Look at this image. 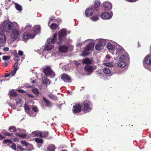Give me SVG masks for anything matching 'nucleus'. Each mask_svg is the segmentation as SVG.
I'll use <instances>...</instances> for the list:
<instances>
[{
  "label": "nucleus",
  "instance_id": "4be33fe9",
  "mask_svg": "<svg viewBox=\"0 0 151 151\" xmlns=\"http://www.w3.org/2000/svg\"><path fill=\"white\" fill-rule=\"evenodd\" d=\"M32 134L34 136L40 137L41 138L42 137V134L41 132L38 131L33 132L32 133Z\"/></svg>",
  "mask_w": 151,
  "mask_h": 151
},
{
  "label": "nucleus",
  "instance_id": "a878e982",
  "mask_svg": "<svg viewBox=\"0 0 151 151\" xmlns=\"http://www.w3.org/2000/svg\"><path fill=\"white\" fill-rule=\"evenodd\" d=\"M6 40L5 35L3 33H1V35H0V42H5Z\"/></svg>",
  "mask_w": 151,
  "mask_h": 151
},
{
  "label": "nucleus",
  "instance_id": "6ab92c4d",
  "mask_svg": "<svg viewBox=\"0 0 151 151\" xmlns=\"http://www.w3.org/2000/svg\"><path fill=\"white\" fill-rule=\"evenodd\" d=\"M93 12V10L92 8H88L85 11V14L86 16L87 17H89L92 15Z\"/></svg>",
  "mask_w": 151,
  "mask_h": 151
},
{
  "label": "nucleus",
  "instance_id": "39448f33",
  "mask_svg": "<svg viewBox=\"0 0 151 151\" xmlns=\"http://www.w3.org/2000/svg\"><path fill=\"white\" fill-rule=\"evenodd\" d=\"M43 72L46 76L52 77L55 75L54 72L51 69L49 66H47L43 68Z\"/></svg>",
  "mask_w": 151,
  "mask_h": 151
},
{
  "label": "nucleus",
  "instance_id": "79ce46f5",
  "mask_svg": "<svg viewBox=\"0 0 151 151\" xmlns=\"http://www.w3.org/2000/svg\"><path fill=\"white\" fill-rule=\"evenodd\" d=\"M32 109L35 112H37L38 111V109L36 106H33L32 107Z\"/></svg>",
  "mask_w": 151,
  "mask_h": 151
},
{
  "label": "nucleus",
  "instance_id": "5701e85b",
  "mask_svg": "<svg viewBox=\"0 0 151 151\" xmlns=\"http://www.w3.org/2000/svg\"><path fill=\"white\" fill-rule=\"evenodd\" d=\"M24 108L26 112H27L30 116H33V115L31 113L30 109L27 105H25L24 106Z\"/></svg>",
  "mask_w": 151,
  "mask_h": 151
},
{
  "label": "nucleus",
  "instance_id": "473e14b6",
  "mask_svg": "<svg viewBox=\"0 0 151 151\" xmlns=\"http://www.w3.org/2000/svg\"><path fill=\"white\" fill-rule=\"evenodd\" d=\"M83 63L86 64H89L91 63V61L89 59L86 58L83 60Z\"/></svg>",
  "mask_w": 151,
  "mask_h": 151
},
{
  "label": "nucleus",
  "instance_id": "ddd939ff",
  "mask_svg": "<svg viewBox=\"0 0 151 151\" xmlns=\"http://www.w3.org/2000/svg\"><path fill=\"white\" fill-rule=\"evenodd\" d=\"M18 130H19V132H16V135L17 134V135L22 138H25L27 137V134L24 133L25 131L24 129L19 130V129H17Z\"/></svg>",
  "mask_w": 151,
  "mask_h": 151
},
{
  "label": "nucleus",
  "instance_id": "dca6fc26",
  "mask_svg": "<svg viewBox=\"0 0 151 151\" xmlns=\"http://www.w3.org/2000/svg\"><path fill=\"white\" fill-rule=\"evenodd\" d=\"M81 109V106L79 104H76L73 106V113H77L80 112Z\"/></svg>",
  "mask_w": 151,
  "mask_h": 151
},
{
  "label": "nucleus",
  "instance_id": "a211bd4d",
  "mask_svg": "<svg viewBox=\"0 0 151 151\" xmlns=\"http://www.w3.org/2000/svg\"><path fill=\"white\" fill-rule=\"evenodd\" d=\"M32 30L35 35L40 32V27L39 25H35L33 27Z\"/></svg>",
  "mask_w": 151,
  "mask_h": 151
},
{
  "label": "nucleus",
  "instance_id": "338daca9",
  "mask_svg": "<svg viewBox=\"0 0 151 151\" xmlns=\"http://www.w3.org/2000/svg\"><path fill=\"white\" fill-rule=\"evenodd\" d=\"M25 86L27 88H29L30 87L28 84H27V85Z\"/></svg>",
  "mask_w": 151,
  "mask_h": 151
},
{
  "label": "nucleus",
  "instance_id": "5fc2aeb1",
  "mask_svg": "<svg viewBox=\"0 0 151 151\" xmlns=\"http://www.w3.org/2000/svg\"><path fill=\"white\" fill-rule=\"evenodd\" d=\"M9 48L8 47H5L3 49V50L4 51H7L9 50Z\"/></svg>",
  "mask_w": 151,
  "mask_h": 151
},
{
  "label": "nucleus",
  "instance_id": "aec40b11",
  "mask_svg": "<svg viewBox=\"0 0 151 151\" xmlns=\"http://www.w3.org/2000/svg\"><path fill=\"white\" fill-rule=\"evenodd\" d=\"M57 37L56 34H55L53 35V40L52 39H48L46 45H51L52 42H55Z\"/></svg>",
  "mask_w": 151,
  "mask_h": 151
},
{
  "label": "nucleus",
  "instance_id": "864d4df0",
  "mask_svg": "<svg viewBox=\"0 0 151 151\" xmlns=\"http://www.w3.org/2000/svg\"><path fill=\"white\" fill-rule=\"evenodd\" d=\"M10 95L13 96H17V94L16 92H14L13 93H12V92L11 93H10Z\"/></svg>",
  "mask_w": 151,
  "mask_h": 151
},
{
  "label": "nucleus",
  "instance_id": "f3484780",
  "mask_svg": "<svg viewBox=\"0 0 151 151\" xmlns=\"http://www.w3.org/2000/svg\"><path fill=\"white\" fill-rule=\"evenodd\" d=\"M125 51L123 48L120 46H118L117 47V49L116 50V55H121L124 53Z\"/></svg>",
  "mask_w": 151,
  "mask_h": 151
},
{
  "label": "nucleus",
  "instance_id": "69168bd1",
  "mask_svg": "<svg viewBox=\"0 0 151 151\" xmlns=\"http://www.w3.org/2000/svg\"><path fill=\"white\" fill-rule=\"evenodd\" d=\"M147 69L149 70L151 72V66H150L149 67V68L148 69Z\"/></svg>",
  "mask_w": 151,
  "mask_h": 151
},
{
  "label": "nucleus",
  "instance_id": "6e6552de",
  "mask_svg": "<svg viewBox=\"0 0 151 151\" xmlns=\"http://www.w3.org/2000/svg\"><path fill=\"white\" fill-rule=\"evenodd\" d=\"M35 36V34H31L28 32L24 33L22 35V37L24 40H27L29 39H32Z\"/></svg>",
  "mask_w": 151,
  "mask_h": 151
},
{
  "label": "nucleus",
  "instance_id": "c03bdc74",
  "mask_svg": "<svg viewBox=\"0 0 151 151\" xmlns=\"http://www.w3.org/2000/svg\"><path fill=\"white\" fill-rule=\"evenodd\" d=\"M98 19V17L97 16H96L93 17L91 18V19L93 21H96Z\"/></svg>",
  "mask_w": 151,
  "mask_h": 151
},
{
  "label": "nucleus",
  "instance_id": "603ef678",
  "mask_svg": "<svg viewBox=\"0 0 151 151\" xmlns=\"http://www.w3.org/2000/svg\"><path fill=\"white\" fill-rule=\"evenodd\" d=\"M17 147L18 148L20 151H23L24 150V149L21 146L17 145Z\"/></svg>",
  "mask_w": 151,
  "mask_h": 151
},
{
  "label": "nucleus",
  "instance_id": "a18cd8bd",
  "mask_svg": "<svg viewBox=\"0 0 151 151\" xmlns=\"http://www.w3.org/2000/svg\"><path fill=\"white\" fill-rule=\"evenodd\" d=\"M21 143L23 146H27L28 145V143L25 141H22Z\"/></svg>",
  "mask_w": 151,
  "mask_h": 151
},
{
  "label": "nucleus",
  "instance_id": "c756f323",
  "mask_svg": "<svg viewBox=\"0 0 151 151\" xmlns=\"http://www.w3.org/2000/svg\"><path fill=\"white\" fill-rule=\"evenodd\" d=\"M107 47L108 50H113L114 49L115 46L110 43H109L107 45Z\"/></svg>",
  "mask_w": 151,
  "mask_h": 151
},
{
  "label": "nucleus",
  "instance_id": "c85d7f7f",
  "mask_svg": "<svg viewBox=\"0 0 151 151\" xmlns=\"http://www.w3.org/2000/svg\"><path fill=\"white\" fill-rule=\"evenodd\" d=\"M53 45L52 44L51 45H46L45 50V51H49L51 50L53 47Z\"/></svg>",
  "mask_w": 151,
  "mask_h": 151
},
{
  "label": "nucleus",
  "instance_id": "6e6d98bb",
  "mask_svg": "<svg viewBox=\"0 0 151 151\" xmlns=\"http://www.w3.org/2000/svg\"><path fill=\"white\" fill-rule=\"evenodd\" d=\"M23 52L21 50H19L18 52V54L20 56H22L23 55Z\"/></svg>",
  "mask_w": 151,
  "mask_h": 151
},
{
  "label": "nucleus",
  "instance_id": "13d9d810",
  "mask_svg": "<svg viewBox=\"0 0 151 151\" xmlns=\"http://www.w3.org/2000/svg\"><path fill=\"white\" fill-rule=\"evenodd\" d=\"M18 91L19 92L21 93H24L25 92V91L23 90H21V89H18Z\"/></svg>",
  "mask_w": 151,
  "mask_h": 151
},
{
  "label": "nucleus",
  "instance_id": "4d7b16f0",
  "mask_svg": "<svg viewBox=\"0 0 151 151\" xmlns=\"http://www.w3.org/2000/svg\"><path fill=\"white\" fill-rule=\"evenodd\" d=\"M7 142L9 143V139H7L3 141V143H6Z\"/></svg>",
  "mask_w": 151,
  "mask_h": 151
},
{
  "label": "nucleus",
  "instance_id": "ea45409f",
  "mask_svg": "<svg viewBox=\"0 0 151 151\" xmlns=\"http://www.w3.org/2000/svg\"><path fill=\"white\" fill-rule=\"evenodd\" d=\"M57 26L56 24L52 23L50 26V27L51 29H54L57 28Z\"/></svg>",
  "mask_w": 151,
  "mask_h": 151
},
{
  "label": "nucleus",
  "instance_id": "bf43d9fd",
  "mask_svg": "<svg viewBox=\"0 0 151 151\" xmlns=\"http://www.w3.org/2000/svg\"><path fill=\"white\" fill-rule=\"evenodd\" d=\"M5 137L4 136H2L1 134H0V140H2Z\"/></svg>",
  "mask_w": 151,
  "mask_h": 151
},
{
  "label": "nucleus",
  "instance_id": "393cba45",
  "mask_svg": "<svg viewBox=\"0 0 151 151\" xmlns=\"http://www.w3.org/2000/svg\"><path fill=\"white\" fill-rule=\"evenodd\" d=\"M61 78L65 81H68L70 80V78L66 74L63 75L62 76Z\"/></svg>",
  "mask_w": 151,
  "mask_h": 151
},
{
  "label": "nucleus",
  "instance_id": "412c9836",
  "mask_svg": "<svg viewBox=\"0 0 151 151\" xmlns=\"http://www.w3.org/2000/svg\"><path fill=\"white\" fill-rule=\"evenodd\" d=\"M14 70L12 71V76H13L15 74L17 70L19 69V67H18V63L15 62L13 67Z\"/></svg>",
  "mask_w": 151,
  "mask_h": 151
},
{
  "label": "nucleus",
  "instance_id": "e2e57ef3",
  "mask_svg": "<svg viewBox=\"0 0 151 151\" xmlns=\"http://www.w3.org/2000/svg\"><path fill=\"white\" fill-rule=\"evenodd\" d=\"M74 63L77 66H78V64H79V63H78V62L77 61H74Z\"/></svg>",
  "mask_w": 151,
  "mask_h": 151
},
{
  "label": "nucleus",
  "instance_id": "7ed1b4c3",
  "mask_svg": "<svg viewBox=\"0 0 151 151\" xmlns=\"http://www.w3.org/2000/svg\"><path fill=\"white\" fill-rule=\"evenodd\" d=\"M129 59L128 55L126 53L121 56L119 58V60L117 63L119 67L123 68L126 65V62Z\"/></svg>",
  "mask_w": 151,
  "mask_h": 151
},
{
  "label": "nucleus",
  "instance_id": "cd10ccee",
  "mask_svg": "<svg viewBox=\"0 0 151 151\" xmlns=\"http://www.w3.org/2000/svg\"><path fill=\"white\" fill-rule=\"evenodd\" d=\"M42 83L46 85L47 84H50V82L47 78L43 77L42 78Z\"/></svg>",
  "mask_w": 151,
  "mask_h": 151
},
{
  "label": "nucleus",
  "instance_id": "58836bf2",
  "mask_svg": "<svg viewBox=\"0 0 151 151\" xmlns=\"http://www.w3.org/2000/svg\"><path fill=\"white\" fill-rule=\"evenodd\" d=\"M31 27L32 26L29 24H27V26L24 27V30H29L30 29Z\"/></svg>",
  "mask_w": 151,
  "mask_h": 151
},
{
  "label": "nucleus",
  "instance_id": "2eb2a0df",
  "mask_svg": "<svg viewBox=\"0 0 151 151\" xmlns=\"http://www.w3.org/2000/svg\"><path fill=\"white\" fill-rule=\"evenodd\" d=\"M68 47L65 45H62L58 47L59 50L60 52H66L68 50Z\"/></svg>",
  "mask_w": 151,
  "mask_h": 151
},
{
  "label": "nucleus",
  "instance_id": "e433bc0d",
  "mask_svg": "<svg viewBox=\"0 0 151 151\" xmlns=\"http://www.w3.org/2000/svg\"><path fill=\"white\" fill-rule=\"evenodd\" d=\"M35 141L37 143H42L43 142V140L42 139L36 138L35 139Z\"/></svg>",
  "mask_w": 151,
  "mask_h": 151
},
{
  "label": "nucleus",
  "instance_id": "4468645a",
  "mask_svg": "<svg viewBox=\"0 0 151 151\" xmlns=\"http://www.w3.org/2000/svg\"><path fill=\"white\" fill-rule=\"evenodd\" d=\"M103 6L106 10L108 11L111 9L112 7L111 4L108 2H105L103 3Z\"/></svg>",
  "mask_w": 151,
  "mask_h": 151
},
{
  "label": "nucleus",
  "instance_id": "f8f14e48",
  "mask_svg": "<svg viewBox=\"0 0 151 151\" xmlns=\"http://www.w3.org/2000/svg\"><path fill=\"white\" fill-rule=\"evenodd\" d=\"M110 58V57L108 55L105 58V60H104L103 65L105 66L109 67H112L113 66V65L111 63L109 62V59Z\"/></svg>",
  "mask_w": 151,
  "mask_h": 151
},
{
  "label": "nucleus",
  "instance_id": "b1692460",
  "mask_svg": "<svg viewBox=\"0 0 151 151\" xmlns=\"http://www.w3.org/2000/svg\"><path fill=\"white\" fill-rule=\"evenodd\" d=\"M14 6L16 9L20 13L22 11V8L21 5L17 3H15Z\"/></svg>",
  "mask_w": 151,
  "mask_h": 151
},
{
  "label": "nucleus",
  "instance_id": "49530a36",
  "mask_svg": "<svg viewBox=\"0 0 151 151\" xmlns=\"http://www.w3.org/2000/svg\"><path fill=\"white\" fill-rule=\"evenodd\" d=\"M9 76V73H5L4 76L2 75L1 77L4 78H6Z\"/></svg>",
  "mask_w": 151,
  "mask_h": 151
},
{
  "label": "nucleus",
  "instance_id": "a19ab883",
  "mask_svg": "<svg viewBox=\"0 0 151 151\" xmlns=\"http://www.w3.org/2000/svg\"><path fill=\"white\" fill-rule=\"evenodd\" d=\"M42 137H46L48 136V133L47 132H42Z\"/></svg>",
  "mask_w": 151,
  "mask_h": 151
},
{
  "label": "nucleus",
  "instance_id": "bb28decb",
  "mask_svg": "<svg viewBox=\"0 0 151 151\" xmlns=\"http://www.w3.org/2000/svg\"><path fill=\"white\" fill-rule=\"evenodd\" d=\"M55 148V146L54 145H50L47 147V151H54Z\"/></svg>",
  "mask_w": 151,
  "mask_h": 151
},
{
  "label": "nucleus",
  "instance_id": "9b49d317",
  "mask_svg": "<svg viewBox=\"0 0 151 151\" xmlns=\"http://www.w3.org/2000/svg\"><path fill=\"white\" fill-rule=\"evenodd\" d=\"M112 16V13H110L108 12H106L102 13L101 15V17L105 19H108L111 18Z\"/></svg>",
  "mask_w": 151,
  "mask_h": 151
},
{
  "label": "nucleus",
  "instance_id": "f03ea898",
  "mask_svg": "<svg viewBox=\"0 0 151 151\" xmlns=\"http://www.w3.org/2000/svg\"><path fill=\"white\" fill-rule=\"evenodd\" d=\"M86 42L89 43V44L88 45L84 48V50L82 54V55L84 56H86L89 54L90 50L94 47L95 43L94 40H88L85 41L84 43Z\"/></svg>",
  "mask_w": 151,
  "mask_h": 151
},
{
  "label": "nucleus",
  "instance_id": "7c9ffc66",
  "mask_svg": "<svg viewBox=\"0 0 151 151\" xmlns=\"http://www.w3.org/2000/svg\"><path fill=\"white\" fill-rule=\"evenodd\" d=\"M85 69L87 71L90 72H92L93 70L92 67L89 65H87L84 67Z\"/></svg>",
  "mask_w": 151,
  "mask_h": 151
},
{
  "label": "nucleus",
  "instance_id": "1a4fd4ad",
  "mask_svg": "<svg viewBox=\"0 0 151 151\" xmlns=\"http://www.w3.org/2000/svg\"><path fill=\"white\" fill-rule=\"evenodd\" d=\"M66 35V30L65 29H62L60 30L58 32V36L60 41H62Z\"/></svg>",
  "mask_w": 151,
  "mask_h": 151
},
{
  "label": "nucleus",
  "instance_id": "f704fd0d",
  "mask_svg": "<svg viewBox=\"0 0 151 151\" xmlns=\"http://www.w3.org/2000/svg\"><path fill=\"white\" fill-rule=\"evenodd\" d=\"M43 100L46 103V105L47 106H51L50 103L45 98H43Z\"/></svg>",
  "mask_w": 151,
  "mask_h": 151
},
{
  "label": "nucleus",
  "instance_id": "f257e3e1",
  "mask_svg": "<svg viewBox=\"0 0 151 151\" xmlns=\"http://www.w3.org/2000/svg\"><path fill=\"white\" fill-rule=\"evenodd\" d=\"M17 26L18 24L17 23L10 22V30H11L10 40L12 41L16 40L19 36V32L17 29Z\"/></svg>",
  "mask_w": 151,
  "mask_h": 151
},
{
  "label": "nucleus",
  "instance_id": "20e7f679",
  "mask_svg": "<svg viewBox=\"0 0 151 151\" xmlns=\"http://www.w3.org/2000/svg\"><path fill=\"white\" fill-rule=\"evenodd\" d=\"M151 64V55H147L144 58L143 65L145 68L147 69L150 66Z\"/></svg>",
  "mask_w": 151,
  "mask_h": 151
},
{
  "label": "nucleus",
  "instance_id": "c9c22d12",
  "mask_svg": "<svg viewBox=\"0 0 151 151\" xmlns=\"http://www.w3.org/2000/svg\"><path fill=\"white\" fill-rule=\"evenodd\" d=\"M32 92L34 93L37 94L39 93V91L38 89L36 88H34L32 90Z\"/></svg>",
  "mask_w": 151,
  "mask_h": 151
},
{
  "label": "nucleus",
  "instance_id": "680f3d73",
  "mask_svg": "<svg viewBox=\"0 0 151 151\" xmlns=\"http://www.w3.org/2000/svg\"><path fill=\"white\" fill-rule=\"evenodd\" d=\"M82 45V43H78L77 44H76V47H78L79 46H81Z\"/></svg>",
  "mask_w": 151,
  "mask_h": 151
},
{
  "label": "nucleus",
  "instance_id": "37998d69",
  "mask_svg": "<svg viewBox=\"0 0 151 151\" xmlns=\"http://www.w3.org/2000/svg\"><path fill=\"white\" fill-rule=\"evenodd\" d=\"M100 1L98 0H96L95 1V6H97V7L99 6L100 5Z\"/></svg>",
  "mask_w": 151,
  "mask_h": 151
},
{
  "label": "nucleus",
  "instance_id": "774afa93",
  "mask_svg": "<svg viewBox=\"0 0 151 151\" xmlns=\"http://www.w3.org/2000/svg\"><path fill=\"white\" fill-rule=\"evenodd\" d=\"M35 82V80H33V81H32V83H34Z\"/></svg>",
  "mask_w": 151,
  "mask_h": 151
},
{
  "label": "nucleus",
  "instance_id": "3c124183",
  "mask_svg": "<svg viewBox=\"0 0 151 151\" xmlns=\"http://www.w3.org/2000/svg\"><path fill=\"white\" fill-rule=\"evenodd\" d=\"M20 59V58L18 56H16L14 58V60L16 62L19 60Z\"/></svg>",
  "mask_w": 151,
  "mask_h": 151
},
{
  "label": "nucleus",
  "instance_id": "4c0bfd02",
  "mask_svg": "<svg viewBox=\"0 0 151 151\" xmlns=\"http://www.w3.org/2000/svg\"><path fill=\"white\" fill-rule=\"evenodd\" d=\"M10 132H15V134H16V129L15 127L13 126H11L10 127Z\"/></svg>",
  "mask_w": 151,
  "mask_h": 151
},
{
  "label": "nucleus",
  "instance_id": "2f4dec72",
  "mask_svg": "<svg viewBox=\"0 0 151 151\" xmlns=\"http://www.w3.org/2000/svg\"><path fill=\"white\" fill-rule=\"evenodd\" d=\"M104 72L106 74H109L111 73L110 70L107 68H104L103 69Z\"/></svg>",
  "mask_w": 151,
  "mask_h": 151
},
{
  "label": "nucleus",
  "instance_id": "0e129e2a",
  "mask_svg": "<svg viewBox=\"0 0 151 151\" xmlns=\"http://www.w3.org/2000/svg\"><path fill=\"white\" fill-rule=\"evenodd\" d=\"M4 65L5 67H6L7 66L8 64L6 62H5L4 63Z\"/></svg>",
  "mask_w": 151,
  "mask_h": 151
},
{
  "label": "nucleus",
  "instance_id": "de8ad7c7",
  "mask_svg": "<svg viewBox=\"0 0 151 151\" xmlns=\"http://www.w3.org/2000/svg\"><path fill=\"white\" fill-rule=\"evenodd\" d=\"M11 148L13 150H16V144H12V146H11Z\"/></svg>",
  "mask_w": 151,
  "mask_h": 151
},
{
  "label": "nucleus",
  "instance_id": "9d476101",
  "mask_svg": "<svg viewBox=\"0 0 151 151\" xmlns=\"http://www.w3.org/2000/svg\"><path fill=\"white\" fill-rule=\"evenodd\" d=\"M90 102L89 101H85L83 102L84 109L85 112H88L91 110L90 107Z\"/></svg>",
  "mask_w": 151,
  "mask_h": 151
},
{
  "label": "nucleus",
  "instance_id": "72a5a7b5",
  "mask_svg": "<svg viewBox=\"0 0 151 151\" xmlns=\"http://www.w3.org/2000/svg\"><path fill=\"white\" fill-rule=\"evenodd\" d=\"M9 80V79H6V78H4L3 79L0 80V82L1 84H5L7 83Z\"/></svg>",
  "mask_w": 151,
  "mask_h": 151
},
{
  "label": "nucleus",
  "instance_id": "0eeeda50",
  "mask_svg": "<svg viewBox=\"0 0 151 151\" xmlns=\"http://www.w3.org/2000/svg\"><path fill=\"white\" fill-rule=\"evenodd\" d=\"M106 41L105 40L101 39L100 40L99 43L96 45L95 48L96 50H100L102 49L105 45Z\"/></svg>",
  "mask_w": 151,
  "mask_h": 151
},
{
  "label": "nucleus",
  "instance_id": "423d86ee",
  "mask_svg": "<svg viewBox=\"0 0 151 151\" xmlns=\"http://www.w3.org/2000/svg\"><path fill=\"white\" fill-rule=\"evenodd\" d=\"M2 32H8L9 30V20H4L1 27Z\"/></svg>",
  "mask_w": 151,
  "mask_h": 151
},
{
  "label": "nucleus",
  "instance_id": "052dcab7",
  "mask_svg": "<svg viewBox=\"0 0 151 151\" xmlns=\"http://www.w3.org/2000/svg\"><path fill=\"white\" fill-rule=\"evenodd\" d=\"M127 1L130 2H134L137 0H126Z\"/></svg>",
  "mask_w": 151,
  "mask_h": 151
},
{
  "label": "nucleus",
  "instance_id": "09e8293b",
  "mask_svg": "<svg viewBox=\"0 0 151 151\" xmlns=\"http://www.w3.org/2000/svg\"><path fill=\"white\" fill-rule=\"evenodd\" d=\"M49 96L50 98L54 100L56 99V97L52 94H50V95H49Z\"/></svg>",
  "mask_w": 151,
  "mask_h": 151
},
{
  "label": "nucleus",
  "instance_id": "8fccbe9b",
  "mask_svg": "<svg viewBox=\"0 0 151 151\" xmlns=\"http://www.w3.org/2000/svg\"><path fill=\"white\" fill-rule=\"evenodd\" d=\"M9 59V56H4L3 57V60H6Z\"/></svg>",
  "mask_w": 151,
  "mask_h": 151
}]
</instances>
